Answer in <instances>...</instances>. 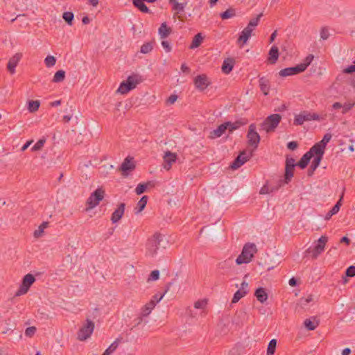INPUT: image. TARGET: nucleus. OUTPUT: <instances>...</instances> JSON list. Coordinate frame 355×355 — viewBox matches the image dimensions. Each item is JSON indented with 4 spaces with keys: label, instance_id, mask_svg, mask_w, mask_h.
I'll use <instances>...</instances> for the list:
<instances>
[{
    "label": "nucleus",
    "instance_id": "69168bd1",
    "mask_svg": "<svg viewBox=\"0 0 355 355\" xmlns=\"http://www.w3.org/2000/svg\"><path fill=\"white\" fill-rule=\"evenodd\" d=\"M297 146L298 144L297 141H290L287 144V148L291 150H295L297 148Z\"/></svg>",
    "mask_w": 355,
    "mask_h": 355
},
{
    "label": "nucleus",
    "instance_id": "a878e982",
    "mask_svg": "<svg viewBox=\"0 0 355 355\" xmlns=\"http://www.w3.org/2000/svg\"><path fill=\"white\" fill-rule=\"evenodd\" d=\"M319 324L320 322L318 320H317L316 317H311L310 318H307L304 322V327L309 331H313L315 329L318 327Z\"/></svg>",
    "mask_w": 355,
    "mask_h": 355
},
{
    "label": "nucleus",
    "instance_id": "f8f14e48",
    "mask_svg": "<svg viewBox=\"0 0 355 355\" xmlns=\"http://www.w3.org/2000/svg\"><path fill=\"white\" fill-rule=\"evenodd\" d=\"M135 168V164L132 157H127L121 164L119 170L121 171L123 176H128L130 172Z\"/></svg>",
    "mask_w": 355,
    "mask_h": 355
},
{
    "label": "nucleus",
    "instance_id": "a19ab883",
    "mask_svg": "<svg viewBox=\"0 0 355 355\" xmlns=\"http://www.w3.org/2000/svg\"><path fill=\"white\" fill-rule=\"evenodd\" d=\"M28 109L30 112H35L38 110L40 103L39 101H29Z\"/></svg>",
    "mask_w": 355,
    "mask_h": 355
},
{
    "label": "nucleus",
    "instance_id": "1a4fd4ad",
    "mask_svg": "<svg viewBox=\"0 0 355 355\" xmlns=\"http://www.w3.org/2000/svg\"><path fill=\"white\" fill-rule=\"evenodd\" d=\"M104 191L101 189H96L91 193L87 200V209H93L97 206L104 197Z\"/></svg>",
    "mask_w": 355,
    "mask_h": 355
},
{
    "label": "nucleus",
    "instance_id": "ddd939ff",
    "mask_svg": "<svg viewBox=\"0 0 355 355\" xmlns=\"http://www.w3.org/2000/svg\"><path fill=\"white\" fill-rule=\"evenodd\" d=\"M252 154L247 155L245 151H242L234 160L230 165L232 169H237L248 162L251 157Z\"/></svg>",
    "mask_w": 355,
    "mask_h": 355
},
{
    "label": "nucleus",
    "instance_id": "a18cd8bd",
    "mask_svg": "<svg viewBox=\"0 0 355 355\" xmlns=\"http://www.w3.org/2000/svg\"><path fill=\"white\" fill-rule=\"evenodd\" d=\"M46 139L44 138L39 139L36 142V144L31 148V151L34 152L40 150L43 148Z\"/></svg>",
    "mask_w": 355,
    "mask_h": 355
},
{
    "label": "nucleus",
    "instance_id": "13d9d810",
    "mask_svg": "<svg viewBox=\"0 0 355 355\" xmlns=\"http://www.w3.org/2000/svg\"><path fill=\"white\" fill-rule=\"evenodd\" d=\"M354 103H345L344 105H343L342 107V113L346 114L347 112H349L354 105Z\"/></svg>",
    "mask_w": 355,
    "mask_h": 355
},
{
    "label": "nucleus",
    "instance_id": "ea45409f",
    "mask_svg": "<svg viewBox=\"0 0 355 355\" xmlns=\"http://www.w3.org/2000/svg\"><path fill=\"white\" fill-rule=\"evenodd\" d=\"M235 15H236L235 10L233 8H229L227 10L221 12L220 14V16L223 19H227L233 17L234 16H235Z\"/></svg>",
    "mask_w": 355,
    "mask_h": 355
},
{
    "label": "nucleus",
    "instance_id": "c756f323",
    "mask_svg": "<svg viewBox=\"0 0 355 355\" xmlns=\"http://www.w3.org/2000/svg\"><path fill=\"white\" fill-rule=\"evenodd\" d=\"M254 295L261 303H264L268 300V294L262 287H259L255 291Z\"/></svg>",
    "mask_w": 355,
    "mask_h": 355
},
{
    "label": "nucleus",
    "instance_id": "864d4df0",
    "mask_svg": "<svg viewBox=\"0 0 355 355\" xmlns=\"http://www.w3.org/2000/svg\"><path fill=\"white\" fill-rule=\"evenodd\" d=\"M270 187L269 186V182L268 181L260 189V194H269L272 193L270 191Z\"/></svg>",
    "mask_w": 355,
    "mask_h": 355
},
{
    "label": "nucleus",
    "instance_id": "bb28decb",
    "mask_svg": "<svg viewBox=\"0 0 355 355\" xmlns=\"http://www.w3.org/2000/svg\"><path fill=\"white\" fill-rule=\"evenodd\" d=\"M268 60L271 64L277 62L279 58V49L277 46H272L268 53Z\"/></svg>",
    "mask_w": 355,
    "mask_h": 355
},
{
    "label": "nucleus",
    "instance_id": "5fc2aeb1",
    "mask_svg": "<svg viewBox=\"0 0 355 355\" xmlns=\"http://www.w3.org/2000/svg\"><path fill=\"white\" fill-rule=\"evenodd\" d=\"M186 4V3L175 2V5L173 6V10H176L178 13L183 12Z\"/></svg>",
    "mask_w": 355,
    "mask_h": 355
},
{
    "label": "nucleus",
    "instance_id": "680f3d73",
    "mask_svg": "<svg viewBox=\"0 0 355 355\" xmlns=\"http://www.w3.org/2000/svg\"><path fill=\"white\" fill-rule=\"evenodd\" d=\"M207 305L206 300H199L194 304V307L196 309H204Z\"/></svg>",
    "mask_w": 355,
    "mask_h": 355
},
{
    "label": "nucleus",
    "instance_id": "e2e57ef3",
    "mask_svg": "<svg viewBox=\"0 0 355 355\" xmlns=\"http://www.w3.org/2000/svg\"><path fill=\"white\" fill-rule=\"evenodd\" d=\"M353 63H354V64L350 65V66L346 67L343 70L344 73L349 74V73H352L353 72H355V60L353 62Z\"/></svg>",
    "mask_w": 355,
    "mask_h": 355
},
{
    "label": "nucleus",
    "instance_id": "7ed1b4c3",
    "mask_svg": "<svg viewBox=\"0 0 355 355\" xmlns=\"http://www.w3.org/2000/svg\"><path fill=\"white\" fill-rule=\"evenodd\" d=\"M139 83V80L137 75L130 76L125 81L120 84L117 92L121 94H127L130 90L135 89Z\"/></svg>",
    "mask_w": 355,
    "mask_h": 355
},
{
    "label": "nucleus",
    "instance_id": "72a5a7b5",
    "mask_svg": "<svg viewBox=\"0 0 355 355\" xmlns=\"http://www.w3.org/2000/svg\"><path fill=\"white\" fill-rule=\"evenodd\" d=\"M203 41V37L201 33L196 34L192 40V42L189 46L190 49H193L198 48Z\"/></svg>",
    "mask_w": 355,
    "mask_h": 355
},
{
    "label": "nucleus",
    "instance_id": "f3484780",
    "mask_svg": "<svg viewBox=\"0 0 355 355\" xmlns=\"http://www.w3.org/2000/svg\"><path fill=\"white\" fill-rule=\"evenodd\" d=\"M21 57H22V54L21 53H17L12 58H10V60L8 62V64H7V69L11 74L15 73V67L18 64Z\"/></svg>",
    "mask_w": 355,
    "mask_h": 355
},
{
    "label": "nucleus",
    "instance_id": "4be33fe9",
    "mask_svg": "<svg viewBox=\"0 0 355 355\" xmlns=\"http://www.w3.org/2000/svg\"><path fill=\"white\" fill-rule=\"evenodd\" d=\"M311 152L313 153V157H314V159L311 162V165L318 168L323 158L324 152L313 148H311Z\"/></svg>",
    "mask_w": 355,
    "mask_h": 355
},
{
    "label": "nucleus",
    "instance_id": "6ab92c4d",
    "mask_svg": "<svg viewBox=\"0 0 355 355\" xmlns=\"http://www.w3.org/2000/svg\"><path fill=\"white\" fill-rule=\"evenodd\" d=\"M125 204L121 202L119 205L118 207L114 210L111 216L112 223H116L121 220L124 214Z\"/></svg>",
    "mask_w": 355,
    "mask_h": 355
},
{
    "label": "nucleus",
    "instance_id": "6e6552de",
    "mask_svg": "<svg viewBox=\"0 0 355 355\" xmlns=\"http://www.w3.org/2000/svg\"><path fill=\"white\" fill-rule=\"evenodd\" d=\"M327 240V236H322L315 246L310 247L305 251L306 254H310L313 259H316L324 251Z\"/></svg>",
    "mask_w": 355,
    "mask_h": 355
},
{
    "label": "nucleus",
    "instance_id": "3c124183",
    "mask_svg": "<svg viewBox=\"0 0 355 355\" xmlns=\"http://www.w3.org/2000/svg\"><path fill=\"white\" fill-rule=\"evenodd\" d=\"M147 185L148 184L146 183L139 184L135 189L136 193L137 195H141V194L144 193L147 189Z\"/></svg>",
    "mask_w": 355,
    "mask_h": 355
},
{
    "label": "nucleus",
    "instance_id": "423d86ee",
    "mask_svg": "<svg viewBox=\"0 0 355 355\" xmlns=\"http://www.w3.org/2000/svg\"><path fill=\"white\" fill-rule=\"evenodd\" d=\"M94 329V322L89 319L86 320V323L84 324L78 330L77 334V338L80 341H84L89 338Z\"/></svg>",
    "mask_w": 355,
    "mask_h": 355
},
{
    "label": "nucleus",
    "instance_id": "2f4dec72",
    "mask_svg": "<svg viewBox=\"0 0 355 355\" xmlns=\"http://www.w3.org/2000/svg\"><path fill=\"white\" fill-rule=\"evenodd\" d=\"M147 201H148V196H142L141 198L138 202V203L137 204L136 207L135 208V213L139 214L142 210H144L146 206Z\"/></svg>",
    "mask_w": 355,
    "mask_h": 355
},
{
    "label": "nucleus",
    "instance_id": "39448f33",
    "mask_svg": "<svg viewBox=\"0 0 355 355\" xmlns=\"http://www.w3.org/2000/svg\"><path fill=\"white\" fill-rule=\"evenodd\" d=\"M320 116L315 113L309 111H302L299 114H296L294 118L293 124L295 125H301L305 121H320Z\"/></svg>",
    "mask_w": 355,
    "mask_h": 355
},
{
    "label": "nucleus",
    "instance_id": "4468645a",
    "mask_svg": "<svg viewBox=\"0 0 355 355\" xmlns=\"http://www.w3.org/2000/svg\"><path fill=\"white\" fill-rule=\"evenodd\" d=\"M194 85L198 89L203 91L210 85V82L205 74H201L195 78Z\"/></svg>",
    "mask_w": 355,
    "mask_h": 355
},
{
    "label": "nucleus",
    "instance_id": "f704fd0d",
    "mask_svg": "<svg viewBox=\"0 0 355 355\" xmlns=\"http://www.w3.org/2000/svg\"><path fill=\"white\" fill-rule=\"evenodd\" d=\"M344 192H345V188H343V192L341 193V196L340 197V199L338 200V202L336 203V205L331 208V209L330 210L331 214H337L339 210H340V208L342 205V200H343V196H344Z\"/></svg>",
    "mask_w": 355,
    "mask_h": 355
},
{
    "label": "nucleus",
    "instance_id": "4d7b16f0",
    "mask_svg": "<svg viewBox=\"0 0 355 355\" xmlns=\"http://www.w3.org/2000/svg\"><path fill=\"white\" fill-rule=\"evenodd\" d=\"M320 35L321 39H322L323 40H327L330 35L329 33V30L327 27H322L321 28Z\"/></svg>",
    "mask_w": 355,
    "mask_h": 355
},
{
    "label": "nucleus",
    "instance_id": "c85d7f7f",
    "mask_svg": "<svg viewBox=\"0 0 355 355\" xmlns=\"http://www.w3.org/2000/svg\"><path fill=\"white\" fill-rule=\"evenodd\" d=\"M259 83L261 91L265 96L268 95L270 90L269 80L265 77H261Z\"/></svg>",
    "mask_w": 355,
    "mask_h": 355
},
{
    "label": "nucleus",
    "instance_id": "6e6d98bb",
    "mask_svg": "<svg viewBox=\"0 0 355 355\" xmlns=\"http://www.w3.org/2000/svg\"><path fill=\"white\" fill-rule=\"evenodd\" d=\"M345 275L346 277H355V266H349L346 269Z\"/></svg>",
    "mask_w": 355,
    "mask_h": 355
},
{
    "label": "nucleus",
    "instance_id": "9d476101",
    "mask_svg": "<svg viewBox=\"0 0 355 355\" xmlns=\"http://www.w3.org/2000/svg\"><path fill=\"white\" fill-rule=\"evenodd\" d=\"M247 138L248 139V144L252 146L254 149L257 148L261 139L259 135L256 131V125L254 123L250 125Z\"/></svg>",
    "mask_w": 355,
    "mask_h": 355
},
{
    "label": "nucleus",
    "instance_id": "0e129e2a",
    "mask_svg": "<svg viewBox=\"0 0 355 355\" xmlns=\"http://www.w3.org/2000/svg\"><path fill=\"white\" fill-rule=\"evenodd\" d=\"M162 46L166 52H170L171 51V46L168 41L162 40Z\"/></svg>",
    "mask_w": 355,
    "mask_h": 355
},
{
    "label": "nucleus",
    "instance_id": "5701e85b",
    "mask_svg": "<svg viewBox=\"0 0 355 355\" xmlns=\"http://www.w3.org/2000/svg\"><path fill=\"white\" fill-rule=\"evenodd\" d=\"M156 0H132L133 5L138 8L141 12L144 13H150V10L144 3L146 1L148 3H154Z\"/></svg>",
    "mask_w": 355,
    "mask_h": 355
},
{
    "label": "nucleus",
    "instance_id": "e433bc0d",
    "mask_svg": "<svg viewBox=\"0 0 355 355\" xmlns=\"http://www.w3.org/2000/svg\"><path fill=\"white\" fill-rule=\"evenodd\" d=\"M277 346V340L272 339L268 345L266 355H273L275 352Z\"/></svg>",
    "mask_w": 355,
    "mask_h": 355
},
{
    "label": "nucleus",
    "instance_id": "f257e3e1",
    "mask_svg": "<svg viewBox=\"0 0 355 355\" xmlns=\"http://www.w3.org/2000/svg\"><path fill=\"white\" fill-rule=\"evenodd\" d=\"M257 249L254 243H248L243 248L241 253L236 259L237 265L250 263L257 253Z\"/></svg>",
    "mask_w": 355,
    "mask_h": 355
},
{
    "label": "nucleus",
    "instance_id": "2eb2a0df",
    "mask_svg": "<svg viewBox=\"0 0 355 355\" xmlns=\"http://www.w3.org/2000/svg\"><path fill=\"white\" fill-rule=\"evenodd\" d=\"M177 158L178 157L176 153H172L170 150L166 151L163 157L164 168L168 171L171 168L172 164L176 162Z\"/></svg>",
    "mask_w": 355,
    "mask_h": 355
},
{
    "label": "nucleus",
    "instance_id": "0eeeda50",
    "mask_svg": "<svg viewBox=\"0 0 355 355\" xmlns=\"http://www.w3.org/2000/svg\"><path fill=\"white\" fill-rule=\"evenodd\" d=\"M35 280V277L32 274L28 273L26 275L23 277L21 284L19 289L15 293V296L18 297L27 293Z\"/></svg>",
    "mask_w": 355,
    "mask_h": 355
},
{
    "label": "nucleus",
    "instance_id": "473e14b6",
    "mask_svg": "<svg viewBox=\"0 0 355 355\" xmlns=\"http://www.w3.org/2000/svg\"><path fill=\"white\" fill-rule=\"evenodd\" d=\"M284 184H286V183H284V178H279L275 182H269V186L271 189L270 191H272V193L278 191Z\"/></svg>",
    "mask_w": 355,
    "mask_h": 355
},
{
    "label": "nucleus",
    "instance_id": "338daca9",
    "mask_svg": "<svg viewBox=\"0 0 355 355\" xmlns=\"http://www.w3.org/2000/svg\"><path fill=\"white\" fill-rule=\"evenodd\" d=\"M178 99V96L175 94L171 95L166 100V103L168 105L173 104Z\"/></svg>",
    "mask_w": 355,
    "mask_h": 355
},
{
    "label": "nucleus",
    "instance_id": "dca6fc26",
    "mask_svg": "<svg viewBox=\"0 0 355 355\" xmlns=\"http://www.w3.org/2000/svg\"><path fill=\"white\" fill-rule=\"evenodd\" d=\"M253 28L250 27H245L241 33L238 40L237 44L241 47L245 44L248 39L251 37Z\"/></svg>",
    "mask_w": 355,
    "mask_h": 355
},
{
    "label": "nucleus",
    "instance_id": "052dcab7",
    "mask_svg": "<svg viewBox=\"0 0 355 355\" xmlns=\"http://www.w3.org/2000/svg\"><path fill=\"white\" fill-rule=\"evenodd\" d=\"M152 309L146 306H144L141 309V314L142 316L147 317L151 313Z\"/></svg>",
    "mask_w": 355,
    "mask_h": 355
},
{
    "label": "nucleus",
    "instance_id": "393cba45",
    "mask_svg": "<svg viewBox=\"0 0 355 355\" xmlns=\"http://www.w3.org/2000/svg\"><path fill=\"white\" fill-rule=\"evenodd\" d=\"M313 157V153L311 152V149L307 151L300 159L297 165L302 169L305 168L309 164L311 159Z\"/></svg>",
    "mask_w": 355,
    "mask_h": 355
},
{
    "label": "nucleus",
    "instance_id": "774afa93",
    "mask_svg": "<svg viewBox=\"0 0 355 355\" xmlns=\"http://www.w3.org/2000/svg\"><path fill=\"white\" fill-rule=\"evenodd\" d=\"M145 306L150 308L152 310L156 306V302H155L154 300H150V301L145 304Z\"/></svg>",
    "mask_w": 355,
    "mask_h": 355
},
{
    "label": "nucleus",
    "instance_id": "8fccbe9b",
    "mask_svg": "<svg viewBox=\"0 0 355 355\" xmlns=\"http://www.w3.org/2000/svg\"><path fill=\"white\" fill-rule=\"evenodd\" d=\"M262 17V13H260L256 17L252 19L247 27L252 28H254L255 26H257L260 21L261 17Z\"/></svg>",
    "mask_w": 355,
    "mask_h": 355
},
{
    "label": "nucleus",
    "instance_id": "603ef678",
    "mask_svg": "<svg viewBox=\"0 0 355 355\" xmlns=\"http://www.w3.org/2000/svg\"><path fill=\"white\" fill-rule=\"evenodd\" d=\"M159 278V271L158 270H155L152 271L151 273L150 274V275L148 278V282L156 281Z\"/></svg>",
    "mask_w": 355,
    "mask_h": 355
},
{
    "label": "nucleus",
    "instance_id": "20e7f679",
    "mask_svg": "<svg viewBox=\"0 0 355 355\" xmlns=\"http://www.w3.org/2000/svg\"><path fill=\"white\" fill-rule=\"evenodd\" d=\"M282 119V116L279 114H273L268 116L261 123V127L266 132L275 131Z\"/></svg>",
    "mask_w": 355,
    "mask_h": 355
},
{
    "label": "nucleus",
    "instance_id": "a211bd4d",
    "mask_svg": "<svg viewBox=\"0 0 355 355\" xmlns=\"http://www.w3.org/2000/svg\"><path fill=\"white\" fill-rule=\"evenodd\" d=\"M302 72H303L302 67L300 68L299 64H297L295 67H287V68L282 69L279 72V74L282 77H286V76H289L296 75V74L300 73Z\"/></svg>",
    "mask_w": 355,
    "mask_h": 355
},
{
    "label": "nucleus",
    "instance_id": "4c0bfd02",
    "mask_svg": "<svg viewBox=\"0 0 355 355\" xmlns=\"http://www.w3.org/2000/svg\"><path fill=\"white\" fill-rule=\"evenodd\" d=\"M65 78V72L63 70H58L55 72L53 82L54 83H61L64 80Z\"/></svg>",
    "mask_w": 355,
    "mask_h": 355
},
{
    "label": "nucleus",
    "instance_id": "cd10ccee",
    "mask_svg": "<svg viewBox=\"0 0 355 355\" xmlns=\"http://www.w3.org/2000/svg\"><path fill=\"white\" fill-rule=\"evenodd\" d=\"M235 61L233 58H227L223 61L222 65V71L225 74H229L233 69Z\"/></svg>",
    "mask_w": 355,
    "mask_h": 355
},
{
    "label": "nucleus",
    "instance_id": "09e8293b",
    "mask_svg": "<svg viewBox=\"0 0 355 355\" xmlns=\"http://www.w3.org/2000/svg\"><path fill=\"white\" fill-rule=\"evenodd\" d=\"M56 59L53 55H48L44 59V63L47 67H53L55 64Z\"/></svg>",
    "mask_w": 355,
    "mask_h": 355
},
{
    "label": "nucleus",
    "instance_id": "49530a36",
    "mask_svg": "<svg viewBox=\"0 0 355 355\" xmlns=\"http://www.w3.org/2000/svg\"><path fill=\"white\" fill-rule=\"evenodd\" d=\"M118 347V342L117 340H115L114 343H112L107 349H105V351L103 352L102 355H110L112 353H113Z\"/></svg>",
    "mask_w": 355,
    "mask_h": 355
},
{
    "label": "nucleus",
    "instance_id": "bf43d9fd",
    "mask_svg": "<svg viewBox=\"0 0 355 355\" xmlns=\"http://www.w3.org/2000/svg\"><path fill=\"white\" fill-rule=\"evenodd\" d=\"M36 332V328L35 327H29L26 329L25 335L28 337H32Z\"/></svg>",
    "mask_w": 355,
    "mask_h": 355
},
{
    "label": "nucleus",
    "instance_id": "de8ad7c7",
    "mask_svg": "<svg viewBox=\"0 0 355 355\" xmlns=\"http://www.w3.org/2000/svg\"><path fill=\"white\" fill-rule=\"evenodd\" d=\"M171 284H172V283H168L167 284V286H166V289L165 292L163 294L157 293V294L154 295L153 296V299L152 300H154L155 302H156V304L158 303L159 302H160L161 300L164 296V294L169 290L170 286H171Z\"/></svg>",
    "mask_w": 355,
    "mask_h": 355
},
{
    "label": "nucleus",
    "instance_id": "c9c22d12",
    "mask_svg": "<svg viewBox=\"0 0 355 355\" xmlns=\"http://www.w3.org/2000/svg\"><path fill=\"white\" fill-rule=\"evenodd\" d=\"M153 49V42H148L143 44L141 46L140 52L144 54L149 53Z\"/></svg>",
    "mask_w": 355,
    "mask_h": 355
},
{
    "label": "nucleus",
    "instance_id": "37998d69",
    "mask_svg": "<svg viewBox=\"0 0 355 355\" xmlns=\"http://www.w3.org/2000/svg\"><path fill=\"white\" fill-rule=\"evenodd\" d=\"M247 291H240L238 290L234 295L233 298L232 300V303L238 302L243 297H244L247 294Z\"/></svg>",
    "mask_w": 355,
    "mask_h": 355
},
{
    "label": "nucleus",
    "instance_id": "9b49d317",
    "mask_svg": "<svg viewBox=\"0 0 355 355\" xmlns=\"http://www.w3.org/2000/svg\"><path fill=\"white\" fill-rule=\"evenodd\" d=\"M296 166L295 160L293 157H286V167H285V175H284V183L288 184L294 174V168Z\"/></svg>",
    "mask_w": 355,
    "mask_h": 355
},
{
    "label": "nucleus",
    "instance_id": "f03ea898",
    "mask_svg": "<svg viewBox=\"0 0 355 355\" xmlns=\"http://www.w3.org/2000/svg\"><path fill=\"white\" fill-rule=\"evenodd\" d=\"M164 236L160 233H155L150 238H149L146 244V255L154 257L157 250L161 245V242L163 241Z\"/></svg>",
    "mask_w": 355,
    "mask_h": 355
},
{
    "label": "nucleus",
    "instance_id": "7c9ffc66",
    "mask_svg": "<svg viewBox=\"0 0 355 355\" xmlns=\"http://www.w3.org/2000/svg\"><path fill=\"white\" fill-rule=\"evenodd\" d=\"M159 35L162 39L167 37L171 33V28L168 27L166 24L162 23L158 30Z\"/></svg>",
    "mask_w": 355,
    "mask_h": 355
},
{
    "label": "nucleus",
    "instance_id": "aec40b11",
    "mask_svg": "<svg viewBox=\"0 0 355 355\" xmlns=\"http://www.w3.org/2000/svg\"><path fill=\"white\" fill-rule=\"evenodd\" d=\"M332 137V135L330 133H326L322 139L319 142L315 144L311 148L318 149L319 150L324 152L327 143L329 142Z\"/></svg>",
    "mask_w": 355,
    "mask_h": 355
},
{
    "label": "nucleus",
    "instance_id": "c03bdc74",
    "mask_svg": "<svg viewBox=\"0 0 355 355\" xmlns=\"http://www.w3.org/2000/svg\"><path fill=\"white\" fill-rule=\"evenodd\" d=\"M314 56L312 54H309L306 57L303 63L299 64L300 67H302V71H305L308 66L313 61Z\"/></svg>",
    "mask_w": 355,
    "mask_h": 355
},
{
    "label": "nucleus",
    "instance_id": "412c9836",
    "mask_svg": "<svg viewBox=\"0 0 355 355\" xmlns=\"http://www.w3.org/2000/svg\"><path fill=\"white\" fill-rule=\"evenodd\" d=\"M225 125L227 126V130H228L230 133H232L233 131L240 128L241 126L245 125L247 123L246 119H241L237 120L235 122L227 121L225 122Z\"/></svg>",
    "mask_w": 355,
    "mask_h": 355
},
{
    "label": "nucleus",
    "instance_id": "79ce46f5",
    "mask_svg": "<svg viewBox=\"0 0 355 355\" xmlns=\"http://www.w3.org/2000/svg\"><path fill=\"white\" fill-rule=\"evenodd\" d=\"M62 18L67 24L70 26L73 24L74 15L72 12H64L62 14Z\"/></svg>",
    "mask_w": 355,
    "mask_h": 355
},
{
    "label": "nucleus",
    "instance_id": "58836bf2",
    "mask_svg": "<svg viewBox=\"0 0 355 355\" xmlns=\"http://www.w3.org/2000/svg\"><path fill=\"white\" fill-rule=\"evenodd\" d=\"M48 226H49L48 222H43L38 227V229L34 232V234H33L35 238H40L42 235V233L44 232V229H46Z\"/></svg>",
    "mask_w": 355,
    "mask_h": 355
},
{
    "label": "nucleus",
    "instance_id": "b1692460",
    "mask_svg": "<svg viewBox=\"0 0 355 355\" xmlns=\"http://www.w3.org/2000/svg\"><path fill=\"white\" fill-rule=\"evenodd\" d=\"M227 130V126L225 125V123L220 124L216 129L210 132L209 138L210 139H216L221 137Z\"/></svg>",
    "mask_w": 355,
    "mask_h": 355
}]
</instances>
